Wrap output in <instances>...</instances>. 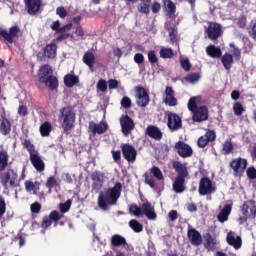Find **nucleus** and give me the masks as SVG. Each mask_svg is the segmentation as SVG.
Here are the masks:
<instances>
[{
	"label": "nucleus",
	"mask_w": 256,
	"mask_h": 256,
	"mask_svg": "<svg viewBox=\"0 0 256 256\" xmlns=\"http://www.w3.org/2000/svg\"><path fill=\"white\" fill-rule=\"evenodd\" d=\"M123 191V184L116 182L114 187L109 188L106 192H100L98 196V207L102 211H109V207L117 205L121 192Z\"/></svg>",
	"instance_id": "1"
},
{
	"label": "nucleus",
	"mask_w": 256,
	"mask_h": 256,
	"mask_svg": "<svg viewBox=\"0 0 256 256\" xmlns=\"http://www.w3.org/2000/svg\"><path fill=\"white\" fill-rule=\"evenodd\" d=\"M174 171L177 176L172 184V189L174 193H184L186 187V179H189V170L187 169V163H181L179 161H174L172 163Z\"/></svg>",
	"instance_id": "2"
},
{
	"label": "nucleus",
	"mask_w": 256,
	"mask_h": 256,
	"mask_svg": "<svg viewBox=\"0 0 256 256\" xmlns=\"http://www.w3.org/2000/svg\"><path fill=\"white\" fill-rule=\"evenodd\" d=\"M58 121L61 124L63 132L69 135L70 131L75 129V121H77V114L73 106H64L60 109Z\"/></svg>",
	"instance_id": "3"
},
{
	"label": "nucleus",
	"mask_w": 256,
	"mask_h": 256,
	"mask_svg": "<svg viewBox=\"0 0 256 256\" xmlns=\"http://www.w3.org/2000/svg\"><path fill=\"white\" fill-rule=\"evenodd\" d=\"M38 81L48 89H51V91H55L59 87V79L53 75V68L49 64H44L39 68Z\"/></svg>",
	"instance_id": "4"
},
{
	"label": "nucleus",
	"mask_w": 256,
	"mask_h": 256,
	"mask_svg": "<svg viewBox=\"0 0 256 256\" xmlns=\"http://www.w3.org/2000/svg\"><path fill=\"white\" fill-rule=\"evenodd\" d=\"M0 184L4 189H15L19 187V174L13 168H9L5 172H0Z\"/></svg>",
	"instance_id": "5"
},
{
	"label": "nucleus",
	"mask_w": 256,
	"mask_h": 256,
	"mask_svg": "<svg viewBox=\"0 0 256 256\" xmlns=\"http://www.w3.org/2000/svg\"><path fill=\"white\" fill-rule=\"evenodd\" d=\"M21 33V28L15 25L9 28V31L0 27V41H3L5 45H13L15 39L19 37Z\"/></svg>",
	"instance_id": "6"
},
{
	"label": "nucleus",
	"mask_w": 256,
	"mask_h": 256,
	"mask_svg": "<svg viewBox=\"0 0 256 256\" xmlns=\"http://www.w3.org/2000/svg\"><path fill=\"white\" fill-rule=\"evenodd\" d=\"M242 214L244 217L239 218L240 225L243 223H247L248 219L252 217V219L256 218V203L254 200L245 201L241 207Z\"/></svg>",
	"instance_id": "7"
},
{
	"label": "nucleus",
	"mask_w": 256,
	"mask_h": 256,
	"mask_svg": "<svg viewBox=\"0 0 256 256\" xmlns=\"http://www.w3.org/2000/svg\"><path fill=\"white\" fill-rule=\"evenodd\" d=\"M217 191V186L209 177H202L199 182L198 193L199 195H213Z\"/></svg>",
	"instance_id": "8"
},
{
	"label": "nucleus",
	"mask_w": 256,
	"mask_h": 256,
	"mask_svg": "<svg viewBox=\"0 0 256 256\" xmlns=\"http://www.w3.org/2000/svg\"><path fill=\"white\" fill-rule=\"evenodd\" d=\"M62 217H64L63 214L59 213L57 210H53L50 212L48 216H44L41 222V227L44 230L49 229L51 225L54 223V227H57L59 221H61Z\"/></svg>",
	"instance_id": "9"
},
{
	"label": "nucleus",
	"mask_w": 256,
	"mask_h": 256,
	"mask_svg": "<svg viewBox=\"0 0 256 256\" xmlns=\"http://www.w3.org/2000/svg\"><path fill=\"white\" fill-rule=\"evenodd\" d=\"M120 149L122 151L123 158L128 163H135V161H137V149H135L133 145L129 143H122L120 145Z\"/></svg>",
	"instance_id": "10"
},
{
	"label": "nucleus",
	"mask_w": 256,
	"mask_h": 256,
	"mask_svg": "<svg viewBox=\"0 0 256 256\" xmlns=\"http://www.w3.org/2000/svg\"><path fill=\"white\" fill-rule=\"evenodd\" d=\"M167 127L170 131H179L183 127V120H181V116L174 112H168L167 114Z\"/></svg>",
	"instance_id": "11"
},
{
	"label": "nucleus",
	"mask_w": 256,
	"mask_h": 256,
	"mask_svg": "<svg viewBox=\"0 0 256 256\" xmlns=\"http://www.w3.org/2000/svg\"><path fill=\"white\" fill-rule=\"evenodd\" d=\"M120 126L123 135H131V131L135 129V121L129 115L125 114L120 117Z\"/></svg>",
	"instance_id": "12"
},
{
	"label": "nucleus",
	"mask_w": 256,
	"mask_h": 256,
	"mask_svg": "<svg viewBox=\"0 0 256 256\" xmlns=\"http://www.w3.org/2000/svg\"><path fill=\"white\" fill-rule=\"evenodd\" d=\"M230 167L234 172V175H243L247 169V159L245 158H236L230 162Z\"/></svg>",
	"instance_id": "13"
},
{
	"label": "nucleus",
	"mask_w": 256,
	"mask_h": 256,
	"mask_svg": "<svg viewBox=\"0 0 256 256\" xmlns=\"http://www.w3.org/2000/svg\"><path fill=\"white\" fill-rule=\"evenodd\" d=\"M217 139V133L215 130H207L203 136H200L197 141L198 147L200 149H205L209 143H213Z\"/></svg>",
	"instance_id": "14"
},
{
	"label": "nucleus",
	"mask_w": 256,
	"mask_h": 256,
	"mask_svg": "<svg viewBox=\"0 0 256 256\" xmlns=\"http://www.w3.org/2000/svg\"><path fill=\"white\" fill-rule=\"evenodd\" d=\"M192 113V121L195 123H203V121L209 119V108L207 106H199Z\"/></svg>",
	"instance_id": "15"
},
{
	"label": "nucleus",
	"mask_w": 256,
	"mask_h": 256,
	"mask_svg": "<svg viewBox=\"0 0 256 256\" xmlns=\"http://www.w3.org/2000/svg\"><path fill=\"white\" fill-rule=\"evenodd\" d=\"M0 114V133L1 135H9L11 133V121L7 119V112L5 111V107H1Z\"/></svg>",
	"instance_id": "16"
},
{
	"label": "nucleus",
	"mask_w": 256,
	"mask_h": 256,
	"mask_svg": "<svg viewBox=\"0 0 256 256\" xmlns=\"http://www.w3.org/2000/svg\"><path fill=\"white\" fill-rule=\"evenodd\" d=\"M136 95H137V105L139 107H147L149 105V93L147 90L141 86L136 87Z\"/></svg>",
	"instance_id": "17"
},
{
	"label": "nucleus",
	"mask_w": 256,
	"mask_h": 256,
	"mask_svg": "<svg viewBox=\"0 0 256 256\" xmlns=\"http://www.w3.org/2000/svg\"><path fill=\"white\" fill-rule=\"evenodd\" d=\"M175 149L182 159H187V157H191L193 155V149L191 146L183 141L176 142Z\"/></svg>",
	"instance_id": "18"
},
{
	"label": "nucleus",
	"mask_w": 256,
	"mask_h": 256,
	"mask_svg": "<svg viewBox=\"0 0 256 256\" xmlns=\"http://www.w3.org/2000/svg\"><path fill=\"white\" fill-rule=\"evenodd\" d=\"M223 33L221 24L211 22L206 29L207 36L211 39V41L217 40Z\"/></svg>",
	"instance_id": "19"
},
{
	"label": "nucleus",
	"mask_w": 256,
	"mask_h": 256,
	"mask_svg": "<svg viewBox=\"0 0 256 256\" xmlns=\"http://www.w3.org/2000/svg\"><path fill=\"white\" fill-rule=\"evenodd\" d=\"M91 179L93 181L92 183V189L93 191H101L103 188V183H105V174L100 171H94L91 174Z\"/></svg>",
	"instance_id": "20"
},
{
	"label": "nucleus",
	"mask_w": 256,
	"mask_h": 256,
	"mask_svg": "<svg viewBox=\"0 0 256 256\" xmlns=\"http://www.w3.org/2000/svg\"><path fill=\"white\" fill-rule=\"evenodd\" d=\"M187 238L190 241L191 245H194V247H199V245H203V237L201 236V233L195 228L188 229Z\"/></svg>",
	"instance_id": "21"
},
{
	"label": "nucleus",
	"mask_w": 256,
	"mask_h": 256,
	"mask_svg": "<svg viewBox=\"0 0 256 256\" xmlns=\"http://www.w3.org/2000/svg\"><path fill=\"white\" fill-rule=\"evenodd\" d=\"M107 129H109V125L105 122L98 124L93 121L89 122L88 131H91L92 135H103V133H107Z\"/></svg>",
	"instance_id": "22"
},
{
	"label": "nucleus",
	"mask_w": 256,
	"mask_h": 256,
	"mask_svg": "<svg viewBox=\"0 0 256 256\" xmlns=\"http://www.w3.org/2000/svg\"><path fill=\"white\" fill-rule=\"evenodd\" d=\"M41 0H24L25 9L28 15H37L41 10Z\"/></svg>",
	"instance_id": "23"
},
{
	"label": "nucleus",
	"mask_w": 256,
	"mask_h": 256,
	"mask_svg": "<svg viewBox=\"0 0 256 256\" xmlns=\"http://www.w3.org/2000/svg\"><path fill=\"white\" fill-rule=\"evenodd\" d=\"M142 213L149 219L150 221H155L157 219V213H155V206H152L151 202L145 201L141 205Z\"/></svg>",
	"instance_id": "24"
},
{
	"label": "nucleus",
	"mask_w": 256,
	"mask_h": 256,
	"mask_svg": "<svg viewBox=\"0 0 256 256\" xmlns=\"http://www.w3.org/2000/svg\"><path fill=\"white\" fill-rule=\"evenodd\" d=\"M163 102L165 103V105H168L169 107H176L177 99L175 98V91L171 86L166 87Z\"/></svg>",
	"instance_id": "25"
},
{
	"label": "nucleus",
	"mask_w": 256,
	"mask_h": 256,
	"mask_svg": "<svg viewBox=\"0 0 256 256\" xmlns=\"http://www.w3.org/2000/svg\"><path fill=\"white\" fill-rule=\"evenodd\" d=\"M44 54L42 55V58L40 59V61H43V59H45V57H47V59H55V57H57V44L55 43H50L47 44L44 49Z\"/></svg>",
	"instance_id": "26"
},
{
	"label": "nucleus",
	"mask_w": 256,
	"mask_h": 256,
	"mask_svg": "<svg viewBox=\"0 0 256 256\" xmlns=\"http://www.w3.org/2000/svg\"><path fill=\"white\" fill-rule=\"evenodd\" d=\"M30 162L38 173H43V171H45V162H43V159H41L39 154H31Z\"/></svg>",
	"instance_id": "27"
},
{
	"label": "nucleus",
	"mask_w": 256,
	"mask_h": 256,
	"mask_svg": "<svg viewBox=\"0 0 256 256\" xmlns=\"http://www.w3.org/2000/svg\"><path fill=\"white\" fill-rule=\"evenodd\" d=\"M163 5L166 10V15L169 19H175L177 15V6L175 5V2H172L171 0H163Z\"/></svg>",
	"instance_id": "28"
},
{
	"label": "nucleus",
	"mask_w": 256,
	"mask_h": 256,
	"mask_svg": "<svg viewBox=\"0 0 256 256\" xmlns=\"http://www.w3.org/2000/svg\"><path fill=\"white\" fill-rule=\"evenodd\" d=\"M146 134L148 137H151V139H155V141H161L163 139V132H161V129L157 128V126H148Z\"/></svg>",
	"instance_id": "29"
},
{
	"label": "nucleus",
	"mask_w": 256,
	"mask_h": 256,
	"mask_svg": "<svg viewBox=\"0 0 256 256\" xmlns=\"http://www.w3.org/2000/svg\"><path fill=\"white\" fill-rule=\"evenodd\" d=\"M205 244L204 247L208 251H215L217 249V239L211 235V233H206L204 235Z\"/></svg>",
	"instance_id": "30"
},
{
	"label": "nucleus",
	"mask_w": 256,
	"mask_h": 256,
	"mask_svg": "<svg viewBox=\"0 0 256 256\" xmlns=\"http://www.w3.org/2000/svg\"><path fill=\"white\" fill-rule=\"evenodd\" d=\"M226 241L228 245H231V247H234V249H241V245H243V241L241 240V236H236L232 234V232H229L227 234Z\"/></svg>",
	"instance_id": "31"
},
{
	"label": "nucleus",
	"mask_w": 256,
	"mask_h": 256,
	"mask_svg": "<svg viewBox=\"0 0 256 256\" xmlns=\"http://www.w3.org/2000/svg\"><path fill=\"white\" fill-rule=\"evenodd\" d=\"M9 167V152L7 150H0V173Z\"/></svg>",
	"instance_id": "32"
},
{
	"label": "nucleus",
	"mask_w": 256,
	"mask_h": 256,
	"mask_svg": "<svg viewBox=\"0 0 256 256\" xmlns=\"http://www.w3.org/2000/svg\"><path fill=\"white\" fill-rule=\"evenodd\" d=\"M110 243L112 247H125L127 240L119 234H114L111 236Z\"/></svg>",
	"instance_id": "33"
},
{
	"label": "nucleus",
	"mask_w": 256,
	"mask_h": 256,
	"mask_svg": "<svg viewBox=\"0 0 256 256\" xmlns=\"http://www.w3.org/2000/svg\"><path fill=\"white\" fill-rule=\"evenodd\" d=\"M206 53L212 59H220V57H222V55H223L221 48L216 47L215 45H209L206 48Z\"/></svg>",
	"instance_id": "34"
},
{
	"label": "nucleus",
	"mask_w": 256,
	"mask_h": 256,
	"mask_svg": "<svg viewBox=\"0 0 256 256\" xmlns=\"http://www.w3.org/2000/svg\"><path fill=\"white\" fill-rule=\"evenodd\" d=\"M231 209H233L231 204H226L224 206V208L218 214V221L220 223H225V221H227L229 219V215L231 214Z\"/></svg>",
	"instance_id": "35"
},
{
	"label": "nucleus",
	"mask_w": 256,
	"mask_h": 256,
	"mask_svg": "<svg viewBox=\"0 0 256 256\" xmlns=\"http://www.w3.org/2000/svg\"><path fill=\"white\" fill-rule=\"evenodd\" d=\"M221 63L226 71H231V67H233V55L229 53H225L221 56Z\"/></svg>",
	"instance_id": "36"
},
{
	"label": "nucleus",
	"mask_w": 256,
	"mask_h": 256,
	"mask_svg": "<svg viewBox=\"0 0 256 256\" xmlns=\"http://www.w3.org/2000/svg\"><path fill=\"white\" fill-rule=\"evenodd\" d=\"M137 10L143 15H149L151 13V0H140Z\"/></svg>",
	"instance_id": "37"
},
{
	"label": "nucleus",
	"mask_w": 256,
	"mask_h": 256,
	"mask_svg": "<svg viewBox=\"0 0 256 256\" xmlns=\"http://www.w3.org/2000/svg\"><path fill=\"white\" fill-rule=\"evenodd\" d=\"M165 29L169 33L170 41L175 43V41H177V26H175V24H171V22H166Z\"/></svg>",
	"instance_id": "38"
},
{
	"label": "nucleus",
	"mask_w": 256,
	"mask_h": 256,
	"mask_svg": "<svg viewBox=\"0 0 256 256\" xmlns=\"http://www.w3.org/2000/svg\"><path fill=\"white\" fill-rule=\"evenodd\" d=\"M79 83V76L73 74H67L64 76V85L66 87H75Z\"/></svg>",
	"instance_id": "39"
},
{
	"label": "nucleus",
	"mask_w": 256,
	"mask_h": 256,
	"mask_svg": "<svg viewBox=\"0 0 256 256\" xmlns=\"http://www.w3.org/2000/svg\"><path fill=\"white\" fill-rule=\"evenodd\" d=\"M82 61L89 67V69H93L95 67V54H93V52H86Z\"/></svg>",
	"instance_id": "40"
},
{
	"label": "nucleus",
	"mask_w": 256,
	"mask_h": 256,
	"mask_svg": "<svg viewBox=\"0 0 256 256\" xmlns=\"http://www.w3.org/2000/svg\"><path fill=\"white\" fill-rule=\"evenodd\" d=\"M53 129V126L48 122H44L40 126V134L42 137H49L51 135V131Z\"/></svg>",
	"instance_id": "41"
},
{
	"label": "nucleus",
	"mask_w": 256,
	"mask_h": 256,
	"mask_svg": "<svg viewBox=\"0 0 256 256\" xmlns=\"http://www.w3.org/2000/svg\"><path fill=\"white\" fill-rule=\"evenodd\" d=\"M129 227L134 231V233H141V231H143V224L139 223V221L135 219L129 221Z\"/></svg>",
	"instance_id": "42"
},
{
	"label": "nucleus",
	"mask_w": 256,
	"mask_h": 256,
	"mask_svg": "<svg viewBox=\"0 0 256 256\" xmlns=\"http://www.w3.org/2000/svg\"><path fill=\"white\" fill-rule=\"evenodd\" d=\"M159 53L161 59H173V56L175 55L171 48H162Z\"/></svg>",
	"instance_id": "43"
},
{
	"label": "nucleus",
	"mask_w": 256,
	"mask_h": 256,
	"mask_svg": "<svg viewBox=\"0 0 256 256\" xmlns=\"http://www.w3.org/2000/svg\"><path fill=\"white\" fill-rule=\"evenodd\" d=\"M184 79L188 83H197V81H199V79H201V74L199 72H193V73L186 75L184 77Z\"/></svg>",
	"instance_id": "44"
},
{
	"label": "nucleus",
	"mask_w": 256,
	"mask_h": 256,
	"mask_svg": "<svg viewBox=\"0 0 256 256\" xmlns=\"http://www.w3.org/2000/svg\"><path fill=\"white\" fill-rule=\"evenodd\" d=\"M24 149H26L31 157V155H35V145L31 143V140L25 139L24 142L22 143Z\"/></svg>",
	"instance_id": "45"
},
{
	"label": "nucleus",
	"mask_w": 256,
	"mask_h": 256,
	"mask_svg": "<svg viewBox=\"0 0 256 256\" xmlns=\"http://www.w3.org/2000/svg\"><path fill=\"white\" fill-rule=\"evenodd\" d=\"M129 213L134 215L135 217H141L143 215V211L141 206L139 207L137 204H131L129 207Z\"/></svg>",
	"instance_id": "46"
},
{
	"label": "nucleus",
	"mask_w": 256,
	"mask_h": 256,
	"mask_svg": "<svg viewBox=\"0 0 256 256\" xmlns=\"http://www.w3.org/2000/svg\"><path fill=\"white\" fill-rule=\"evenodd\" d=\"M150 175H153L158 181H163L164 179L163 172H161V169H159L157 166H153L150 169Z\"/></svg>",
	"instance_id": "47"
},
{
	"label": "nucleus",
	"mask_w": 256,
	"mask_h": 256,
	"mask_svg": "<svg viewBox=\"0 0 256 256\" xmlns=\"http://www.w3.org/2000/svg\"><path fill=\"white\" fill-rule=\"evenodd\" d=\"M233 111L234 115H237V117H240V115H243L245 113V108L243 107V104L240 102H236L233 105Z\"/></svg>",
	"instance_id": "48"
},
{
	"label": "nucleus",
	"mask_w": 256,
	"mask_h": 256,
	"mask_svg": "<svg viewBox=\"0 0 256 256\" xmlns=\"http://www.w3.org/2000/svg\"><path fill=\"white\" fill-rule=\"evenodd\" d=\"M148 61L151 65L159 64V58L157 57V53H155V50H150L148 52Z\"/></svg>",
	"instance_id": "49"
},
{
	"label": "nucleus",
	"mask_w": 256,
	"mask_h": 256,
	"mask_svg": "<svg viewBox=\"0 0 256 256\" xmlns=\"http://www.w3.org/2000/svg\"><path fill=\"white\" fill-rule=\"evenodd\" d=\"M222 151L224 153V155H229L233 152V142L227 140L225 141V143L223 144V148Z\"/></svg>",
	"instance_id": "50"
},
{
	"label": "nucleus",
	"mask_w": 256,
	"mask_h": 256,
	"mask_svg": "<svg viewBox=\"0 0 256 256\" xmlns=\"http://www.w3.org/2000/svg\"><path fill=\"white\" fill-rule=\"evenodd\" d=\"M57 185H59V183L57 182V178H55V176L48 177L46 181V187L49 189V191H51L53 187H57Z\"/></svg>",
	"instance_id": "51"
},
{
	"label": "nucleus",
	"mask_w": 256,
	"mask_h": 256,
	"mask_svg": "<svg viewBox=\"0 0 256 256\" xmlns=\"http://www.w3.org/2000/svg\"><path fill=\"white\" fill-rule=\"evenodd\" d=\"M25 189L26 191H33L34 195H37V191L39 188H37V186H35V183H33V181L27 180L25 183Z\"/></svg>",
	"instance_id": "52"
},
{
	"label": "nucleus",
	"mask_w": 256,
	"mask_h": 256,
	"mask_svg": "<svg viewBox=\"0 0 256 256\" xmlns=\"http://www.w3.org/2000/svg\"><path fill=\"white\" fill-rule=\"evenodd\" d=\"M71 200H67L65 203H60V215H63L64 213H68L69 209H71Z\"/></svg>",
	"instance_id": "53"
},
{
	"label": "nucleus",
	"mask_w": 256,
	"mask_h": 256,
	"mask_svg": "<svg viewBox=\"0 0 256 256\" xmlns=\"http://www.w3.org/2000/svg\"><path fill=\"white\" fill-rule=\"evenodd\" d=\"M199 107L197 106V97H192L188 101V109L193 113Z\"/></svg>",
	"instance_id": "54"
},
{
	"label": "nucleus",
	"mask_w": 256,
	"mask_h": 256,
	"mask_svg": "<svg viewBox=\"0 0 256 256\" xmlns=\"http://www.w3.org/2000/svg\"><path fill=\"white\" fill-rule=\"evenodd\" d=\"M144 183L146 185H149L151 189H155V180L151 176H149V173L144 174Z\"/></svg>",
	"instance_id": "55"
},
{
	"label": "nucleus",
	"mask_w": 256,
	"mask_h": 256,
	"mask_svg": "<svg viewBox=\"0 0 256 256\" xmlns=\"http://www.w3.org/2000/svg\"><path fill=\"white\" fill-rule=\"evenodd\" d=\"M74 35H76V37H81V39H85V30H83L81 24L76 25Z\"/></svg>",
	"instance_id": "56"
},
{
	"label": "nucleus",
	"mask_w": 256,
	"mask_h": 256,
	"mask_svg": "<svg viewBox=\"0 0 256 256\" xmlns=\"http://www.w3.org/2000/svg\"><path fill=\"white\" fill-rule=\"evenodd\" d=\"M7 212V203H5V198L0 196V218H3V215Z\"/></svg>",
	"instance_id": "57"
},
{
	"label": "nucleus",
	"mask_w": 256,
	"mask_h": 256,
	"mask_svg": "<svg viewBox=\"0 0 256 256\" xmlns=\"http://www.w3.org/2000/svg\"><path fill=\"white\" fill-rule=\"evenodd\" d=\"M180 65L184 71H191V62L187 58L180 59Z\"/></svg>",
	"instance_id": "58"
},
{
	"label": "nucleus",
	"mask_w": 256,
	"mask_h": 256,
	"mask_svg": "<svg viewBox=\"0 0 256 256\" xmlns=\"http://www.w3.org/2000/svg\"><path fill=\"white\" fill-rule=\"evenodd\" d=\"M96 87L99 91H102V93H105V91H107V81L105 79H100Z\"/></svg>",
	"instance_id": "59"
},
{
	"label": "nucleus",
	"mask_w": 256,
	"mask_h": 256,
	"mask_svg": "<svg viewBox=\"0 0 256 256\" xmlns=\"http://www.w3.org/2000/svg\"><path fill=\"white\" fill-rule=\"evenodd\" d=\"M121 107H123L124 109H131V98L124 96L121 100Z\"/></svg>",
	"instance_id": "60"
},
{
	"label": "nucleus",
	"mask_w": 256,
	"mask_h": 256,
	"mask_svg": "<svg viewBox=\"0 0 256 256\" xmlns=\"http://www.w3.org/2000/svg\"><path fill=\"white\" fill-rule=\"evenodd\" d=\"M18 115H20V117H27V115H29V108H27L26 105H20L18 107Z\"/></svg>",
	"instance_id": "61"
},
{
	"label": "nucleus",
	"mask_w": 256,
	"mask_h": 256,
	"mask_svg": "<svg viewBox=\"0 0 256 256\" xmlns=\"http://www.w3.org/2000/svg\"><path fill=\"white\" fill-rule=\"evenodd\" d=\"M30 209H31V213H34V214L41 213V203L34 202L33 204H31Z\"/></svg>",
	"instance_id": "62"
},
{
	"label": "nucleus",
	"mask_w": 256,
	"mask_h": 256,
	"mask_svg": "<svg viewBox=\"0 0 256 256\" xmlns=\"http://www.w3.org/2000/svg\"><path fill=\"white\" fill-rule=\"evenodd\" d=\"M246 174L248 179H256V169L255 167L251 166L246 170Z\"/></svg>",
	"instance_id": "63"
},
{
	"label": "nucleus",
	"mask_w": 256,
	"mask_h": 256,
	"mask_svg": "<svg viewBox=\"0 0 256 256\" xmlns=\"http://www.w3.org/2000/svg\"><path fill=\"white\" fill-rule=\"evenodd\" d=\"M151 11L154 15H157L161 11V3L154 1L151 6Z\"/></svg>",
	"instance_id": "64"
}]
</instances>
